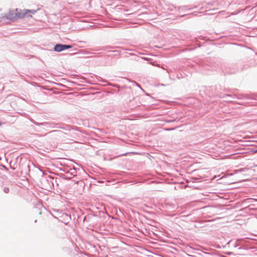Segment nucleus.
I'll return each instance as SVG.
<instances>
[{
  "mask_svg": "<svg viewBox=\"0 0 257 257\" xmlns=\"http://www.w3.org/2000/svg\"><path fill=\"white\" fill-rule=\"evenodd\" d=\"M17 12L16 15V20L19 19H23L25 17L28 13L34 14L36 11L35 10H19L17 9Z\"/></svg>",
  "mask_w": 257,
  "mask_h": 257,
  "instance_id": "obj_1",
  "label": "nucleus"
},
{
  "mask_svg": "<svg viewBox=\"0 0 257 257\" xmlns=\"http://www.w3.org/2000/svg\"><path fill=\"white\" fill-rule=\"evenodd\" d=\"M17 12V9H13L10 10L6 14L5 17L8 19H15L16 20V15Z\"/></svg>",
  "mask_w": 257,
  "mask_h": 257,
  "instance_id": "obj_2",
  "label": "nucleus"
},
{
  "mask_svg": "<svg viewBox=\"0 0 257 257\" xmlns=\"http://www.w3.org/2000/svg\"><path fill=\"white\" fill-rule=\"evenodd\" d=\"M71 45H63V44H56L54 47V50L56 52H61L67 49L71 48Z\"/></svg>",
  "mask_w": 257,
  "mask_h": 257,
  "instance_id": "obj_3",
  "label": "nucleus"
},
{
  "mask_svg": "<svg viewBox=\"0 0 257 257\" xmlns=\"http://www.w3.org/2000/svg\"><path fill=\"white\" fill-rule=\"evenodd\" d=\"M247 257H257V252L254 251H251L246 254Z\"/></svg>",
  "mask_w": 257,
  "mask_h": 257,
  "instance_id": "obj_4",
  "label": "nucleus"
},
{
  "mask_svg": "<svg viewBox=\"0 0 257 257\" xmlns=\"http://www.w3.org/2000/svg\"><path fill=\"white\" fill-rule=\"evenodd\" d=\"M2 125V122L0 121V126Z\"/></svg>",
  "mask_w": 257,
  "mask_h": 257,
  "instance_id": "obj_5",
  "label": "nucleus"
}]
</instances>
